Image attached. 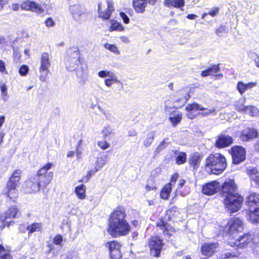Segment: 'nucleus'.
Returning <instances> with one entry per match:
<instances>
[{"label": "nucleus", "mask_w": 259, "mask_h": 259, "mask_svg": "<svg viewBox=\"0 0 259 259\" xmlns=\"http://www.w3.org/2000/svg\"><path fill=\"white\" fill-rule=\"evenodd\" d=\"M51 66V61L49 55L47 53H42L40 58V65L39 72L40 73L39 79L42 81H46L48 74L49 72V68Z\"/></svg>", "instance_id": "obj_7"}, {"label": "nucleus", "mask_w": 259, "mask_h": 259, "mask_svg": "<svg viewBox=\"0 0 259 259\" xmlns=\"http://www.w3.org/2000/svg\"><path fill=\"white\" fill-rule=\"evenodd\" d=\"M257 130L252 128H247L243 130L240 134V138L243 141H249L258 137Z\"/></svg>", "instance_id": "obj_17"}, {"label": "nucleus", "mask_w": 259, "mask_h": 259, "mask_svg": "<svg viewBox=\"0 0 259 259\" xmlns=\"http://www.w3.org/2000/svg\"><path fill=\"white\" fill-rule=\"evenodd\" d=\"M21 8L22 10H29L38 14L44 12V10L39 5L29 1L22 3Z\"/></svg>", "instance_id": "obj_15"}, {"label": "nucleus", "mask_w": 259, "mask_h": 259, "mask_svg": "<svg viewBox=\"0 0 259 259\" xmlns=\"http://www.w3.org/2000/svg\"><path fill=\"white\" fill-rule=\"evenodd\" d=\"M112 73L113 72L108 70H101L98 73V75L101 78H105L109 77Z\"/></svg>", "instance_id": "obj_53"}, {"label": "nucleus", "mask_w": 259, "mask_h": 259, "mask_svg": "<svg viewBox=\"0 0 259 259\" xmlns=\"http://www.w3.org/2000/svg\"><path fill=\"white\" fill-rule=\"evenodd\" d=\"M21 171L17 169L14 171L7 182L4 193L13 201L15 202L18 196V187L21 178Z\"/></svg>", "instance_id": "obj_4"}, {"label": "nucleus", "mask_w": 259, "mask_h": 259, "mask_svg": "<svg viewBox=\"0 0 259 259\" xmlns=\"http://www.w3.org/2000/svg\"><path fill=\"white\" fill-rule=\"evenodd\" d=\"M247 204L251 208L259 207V194L256 193H251L247 197Z\"/></svg>", "instance_id": "obj_24"}, {"label": "nucleus", "mask_w": 259, "mask_h": 259, "mask_svg": "<svg viewBox=\"0 0 259 259\" xmlns=\"http://www.w3.org/2000/svg\"><path fill=\"white\" fill-rule=\"evenodd\" d=\"M104 115H105V117L106 119L109 120V121H113L114 119V117L113 116V115L109 112H104Z\"/></svg>", "instance_id": "obj_62"}, {"label": "nucleus", "mask_w": 259, "mask_h": 259, "mask_svg": "<svg viewBox=\"0 0 259 259\" xmlns=\"http://www.w3.org/2000/svg\"><path fill=\"white\" fill-rule=\"evenodd\" d=\"M69 12H70L73 19L75 21H78L81 15L84 13L83 8L80 5L77 3L74 4L71 1L69 2Z\"/></svg>", "instance_id": "obj_13"}, {"label": "nucleus", "mask_w": 259, "mask_h": 259, "mask_svg": "<svg viewBox=\"0 0 259 259\" xmlns=\"http://www.w3.org/2000/svg\"><path fill=\"white\" fill-rule=\"evenodd\" d=\"M190 97V95L187 94L186 95L184 96V98L177 100L175 102V105L173 106L170 105L171 103V101L169 100L165 101L164 102L165 112L170 114H173L176 109L179 108L184 105Z\"/></svg>", "instance_id": "obj_10"}, {"label": "nucleus", "mask_w": 259, "mask_h": 259, "mask_svg": "<svg viewBox=\"0 0 259 259\" xmlns=\"http://www.w3.org/2000/svg\"><path fill=\"white\" fill-rule=\"evenodd\" d=\"M244 111L250 116H255L257 114L258 110L256 107L254 106H245Z\"/></svg>", "instance_id": "obj_43"}, {"label": "nucleus", "mask_w": 259, "mask_h": 259, "mask_svg": "<svg viewBox=\"0 0 259 259\" xmlns=\"http://www.w3.org/2000/svg\"><path fill=\"white\" fill-rule=\"evenodd\" d=\"M52 164L51 163H47L45 166L41 168L35 176H41L47 175L49 172L47 171L51 168Z\"/></svg>", "instance_id": "obj_39"}, {"label": "nucleus", "mask_w": 259, "mask_h": 259, "mask_svg": "<svg viewBox=\"0 0 259 259\" xmlns=\"http://www.w3.org/2000/svg\"><path fill=\"white\" fill-rule=\"evenodd\" d=\"M169 119L174 126H176L181 121L182 114L180 113L171 114L169 117Z\"/></svg>", "instance_id": "obj_33"}, {"label": "nucleus", "mask_w": 259, "mask_h": 259, "mask_svg": "<svg viewBox=\"0 0 259 259\" xmlns=\"http://www.w3.org/2000/svg\"><path fill=\"white\" fill-rule=\"evenodd\" d=\"M221 195L224 204L229 212H237L241 207L243 197L238 194L233 180H226L222 185Z\"/></svg>", "instance_id": "obj_2"}, {"label": "nucleus", "mask_w": 259, "mask_h": 259, "mask_svg": "<svg viewBox=\"0 0 259 259\" xmlns=\"http://www.w3.org/2000/svg\"><path fill=\"white\" fill-rule=\"evenodd\" d=\"M105 246L108 247L109 251L112 250H116L120 248V244L116 241L108 242L106 243Z\"/></svg>", "instance_id": "obj_40"}, {"label": "nucleus", "mask_w": 259, "mask_h": 259, "mask_svg": "<svg viewBox=\"0 0 259 259\" xmlns=\"http://www.w3.org/2000/svg\"><path fill=\"white\" fill-rule=\"evenodd\" d=\"M205 109V108L196 103L188 104L186 107V110L188 111L187 116L190 119H193L197 116V114L194 113L195 111L198 110L203 111Z\"/></svg>", "instance_id": "obj_19"}, {"label": "nucleus", "mask_w": 259, "mask_h": 259, "mask_svg": "<svg viewBox=\"0 0 259 259\" xmlns=\"http://www.w3.org/2000/svg\"><path fill=\"white\" fill-rule=\"evenodd\" d=\"M226 259H240L237 256L232 254L230 252H227L226 254Z\"/></svg>", "instance_id": "obj_63"}, {"label": "nucleus", "mask_w": 259, "mask_h": 259, "mask_svg": "<svg viewBox=\"0 0 259 259\" xmlns=\"http://www.w3.org/2000/svg\"><path fill=\"white\" fill-rule=\"evenodd\" d=\"M19 213L17 206H12L2 214V218L5 219V218L8 221H12V220L17 218Z\"/></svg>", "instance_id": "obj_21"}, {"label": "nucleus", "mask_w": 259, "mask_h": 259, "mask_svg": "<svg viewBox=\"0 0 259 259\" xmlns=\"http://www.w3.org/2000/svg\"><path fill=\"white\" fill-rule=\"evenodd\" d=\"M112 0H102L98 3V12L99 17L104 19H108L112 12L114 10Z\"/></svg>", "instance_id": "obj_6"}, {"label": "nucleus", "mask_w": 259, "mask_h": 259, "mask_svg": "<svg viewBox=\"0 0 259 259\" xmlns=\"http://www.w3.org/2000/svg\"><path fill=\"white\" fill-rule=\"evenodd\" d=\"M97 145L102 150H106L110 147V144L106 141H99Z\"/></svg>", "instance_id": "obj_55"}, {"label": "nucleus", "mask_w": 259, "mask_h": 259, "mask_svg": "<svg viewBox=\"0 0 259 259\" xmlns=\"http://www.w3.org/2000/svg\"><path fill=\"white\" fill-rule=\"evenodd\" d=\"M233 142L232 137L223 134L218 136L215 142V146L218 148H222L229 146Z\"/></svg>", "instance_id": "obj_16"}, {"label": "nucleus", "mask_w": 259, "mask_h": 259, "mask_svg": "<svg viewBox=\"0 0 259 259\" xmlns=\"http://www.w3.org/2000/svg\"><path fill=\"white\" fill-rule=\"evenodd\" d=\"M133 5L136 13L143 14L145 11V9L147 6V1L134 0Z\"/></svg>", "instance_id": "obj_23"}, {"label": "nucleus", "mask_w": 259, "mask_h": 259, "mask_svg": "<svg viewBox=\"0 0 259 259\" xmlns=\"http://www.w3.org/2000/svg\"><path fill=\"white\" fill-rule=\"evenodd\" d=\"M185 5L184 0H172V7L181 8Z\"/></svg>", "instance_id": "obj_51"}, {"label": "nucleus", "mask_w": 259, "mask_h": 259, "mask_svg": "<svg viewBox=\"0 0 259 259\" xmlns=\"http://www.w3.org/2000/svg\"><path fill=\"white\" fill-rule=\"evenodd\" d=\"M125 208L118 206L110 214L108 232L113 237L125 236L131 231V226L126 220Z\"/></svg>", "instance_id": "obj_1"}, {"label": "nucleus", "mask_w": 259, "mask_h": 259, "mask_svg": "<svg viewBox=\"0 0 259 259\" xmlns=\"http://www.w3.org/2000/svg\"><path fill=\"white\" fill-rule=\"evenodd\" d=\"M230 235L237 232H240L243 229V222L238 218H232L229 220L226 227Z\"/></svg>", "instance_id": "obj_11"}, {"label": "nucleus", "mask_w": 259, "mask_h": 259, "mask_svg": "<svg viewBox=\"0 0 259 259\" xmlns=\"http://www.w3.org/2000/svg\"><path fill=\"white\" fill-rule=\"evenodd\" d=\"M154 137L155 133L153 132H151L147 134V137L143 142V145L146 148L150 146L154 140Z\"/></svg>", "instance_id": "obj_36"}, {"label": "nucleus", "mask_w": 259, "mask_h": 259, "mask_svg": "<svg viewBox=\"0 0 259 259\" xmlns=\"http://www.w3.org/2000/svg\"><path fill=\"white\" fill-rule=\"evenodd\" d=\"M0 72L5 74H7L8 72L6 69V64L4 61L0 60Z\"/></svg>", "instance_id": "obj_59"}, {"label": "nucleus", "mask_w": 259, "mask_h": 259, "mask_svg": "<svg viewBox=\"0 0 259 259\" xmlns=\"http://www.w3.org/2000/svg\"><path fill=\"white\" fill-rule=\"evenodd\" d=\"M168 139L165 138L159 144V145L157 146L156 152L157 153L160 152L162 150H163L168 144V142H167Z\"/></svg>", "instance_id": "obj_46"}, {"label": "nucleus", "mask_w": 259, "mask_h": 259, "mask_svg": "<svg viewBox=\"0 0 259 259\" xmlns=\"http://www.w3.org/2000/svg\"><path fill=\"white\" fill-rule=\"evenodd\" d=\"M221 184L217 181L206 183L203 186L202 192L207 195H212L220 189Z\"/></svg>", "instance_id": "obj_12"}, {"label": "nucleus", "mask_w": 259, "mask_h": 259, "mask_svg": "<svg viewBox=\"0 0 259 259\" xmlns=\"http://www.w3.org/2000/svg\"><path fill=\"white\" fill-rule=\"evenodd\" d=\"M63 237L61 235H57L53 239V242L56 245H61V243L63 241Z\"/></svg>", "instance_id": "obj_56"}, {"label": "nucleus", "mask_w": 259, "mask_h": 259, "mask_svg": "<svg viewBox=\"0 0 259 259\" xmlns=\"http://www.w3.org/2000/svg\"><path fill=\"white\" fill-rule=\"evenodd\" d=\"M124 29L122 24L117 22V21L112 20L111 21V27H110V31H122Z\"/></svg>", "instance_id": "obj_35"}, {"label": "nucleus", "mask_w": 259, "mask_h": 259, "mask_svg": "<svg viewBox=\"0 0 259 259\" xmlns=\"http://www.w3.org/2000/svg\"><path fill=\"white\" fill-rule=\"evenodd\" d=\"M120 83L122 85V88H123V83L118 79L117 77L113 72L109 76V78L105 79L104 80L105 84L108 87H111L113 83Z\"/></svg>", "instance_id": "obj_27"}, {"label": "nucleus", "mask_w": 259, "mask_h": 259, "mask_svg": "<svg viewBox=\"0 0 259 259\" xmlns=\"http://www.w3.org/2000/svg\"><path fill=\"white\" fill-rule=\"evenodd\" d=\"M237 88L241 94H242L246 91L245 83L242 81L238 82Z\"/></svg>", "instance_id": "obj_52"}, {"label": "nucleus", "mask_w": 259, "mask_h": 259, "mask_svg": "<svg viewBox=\"0 0 259 259\" xmlns=\"http://www.w3.org/2000/svg\"><path fill=\"white\" fill-rule=\"evenodd\" d=\"M110 255L111 259H120L121 257L120 249L111 250Z\"/></svg>", "instance_id": "obj_47"}, {"label": "nucleus", "mask_w": 259, "mask_h": 259, "mask_svg": "<svg viewBox=\"0 0 259 259\" xmlns=\"http://www.w3.org/2000/svg\"><path fill=\"white\" fill-rule=\"evenodd\" d=\"M252 240V235L250 233L239 236L234 242V245L239 248H243Z\"/></svg>", "instance_id": "obj_20"}, {"label": "nucleus", "mask_w": 259, "mask_h": 259, "mask_svg": "<svg viewBox=\"0 0 259 259\" xmlns=\"http://www.w3.org/2000/svg\"><path fill=\"white\" fill-rule=\"evenodd\" d=\"M14 223L13 221H8L5 218H2V214L0 216V230L3 229L5 227H9Z\"/></svg>", "instance_id": "obj_41"}, {"label": "nucleus", "mask_w": 259, "mask_h": 259, "mask_svg": "<svg viewBox=\"0 0 259 259\" xmlns=\"http://www.w3.org/2000/svg\"><path fill=\"white\" fill-rule=\"evenodd\" d=\"M45 23L46 25L48 27H54L55 25V22L53 20V19L51 18H47L45 20Z\"/></svg>", "instance_id": "obj_58"}, {"label": "nucleus", "mask_w": 259, "mask_h": 259, "mask_svg": "<svg viewBox=\"0 0 259 259\" xmlns=\"http://www.w3.org/2000/svg\"><path fill=\"white\" fill-rule=\"evenodd\" d=\"M119 15L125 24L129 23L130 19L125 13L121 12L119 13Z\"/></svg>", "instance_id": "obj_57"}, {"label": "nucleus", "mask_w": 259, "mask_h": 259, "mask_svg": "<svg viewBox=\"0 0 259 259\" xmlns=\"http://www.w3.org/2000/svg\"><path fill=\"white\" fill-rule=\"evenodd\" d=\"M227 165L226 158L220 153L211 154L205 160L206 171L213 174L219 175L222 173Z\"/></svg>", "instance_id": "obj_3"}, {"label": "nucleus", "mask_w": 259, "mask_h": 259, "mask_svg": "<svg viewBox=\"0 0 259 259\" xmlns=\"http://www.w3.org/2000/svg\"><path fill=\"white\" fill-rule=\"evenodd\" d=\"M86 187L84 185L81 184L75 189V192L79 199H84L85 198Z\"/></svg>", "instance_id": "obj_31"}, {"label": "nucleus", "mask_w": 259, "mask_h": 259, "mask_svg": "<svg viewBox=\"0 0 259 259\" xmlns=\"http://www.w3.org/2000/svg\"><path fill=\"white\" fill-rule=\"evenodd\" d=\"M163 245L162 239L159 236L152 237L149 242L151 254L153 256L159 257Z\"/></svg>", "instance_id": "obj_8"}, {"label": "nucleus", "mask_w": 259, "mask_h": 259, "mask_svg": "<svg viewBox=\"0 0 259 259\" xmlns=\"http://www.w3.org/2000/svg\"><path fill=\"white\" fill-rule=\"evenodd\" d=\"M40 188H46L53 179V172H50L47 175L35 176Z\"/></svg>", "instance_id": "obj_22"}, {"label": "nucleus", "mask_w": 259, "mask_h": 259, "mask_svg": "<svg viewBox=\"0 0 259 259\" xmlns=\"http://www.w3.org/2000/svg\"><path fill=\"white\" fill-rule=\"evenodd\" d=\"M0 258L1 259H13L9 250L6 249L2 244H0Z\"/></svg>", "instance_id": "obj_38"}, {"label": "nucleus", "mask_w": 259, "mask_h": 259, "mask_svg": "<svg viewBox=\"0 0 259 259\" xmlns=\"http://www.w3.org/2000/svg\"><path fill=\"white\" fill-rule=\"evenodd\" d=\"M230 153L232 155L233 163L235 164L240 163L246 158V150L240 146L232 147Z\"/></svg>", "instance_id": "obj_9"}, {"label": "nucleus", "mask_w": 259, "mask_h": 259, "mask_svg": "<svg viewBox=\"0 0 259 259\" xmlns=\"http://www.w3.org/2000/svg\"><path fill=\"white\" fill-rule=\"evenodd\" d=\"M41 228V224L38 223H34L31 225L27 226V230L28 231V234H31L36 231H39Z\"/></svg>", "instance_id": "obj_37"}, {"label": "nucleus", "mask_w": 259, "mask_h": 259, "mask_svg": "<svg viewBox=\"0 0 259 259\" xmlns=\"http://www.w3.org/2000/svg\"><path fill=\"white\" fill-rule=\"evenodd\" d=\"M40 188V187L35 176L30 178L25 182L24 189L27 193H31L38 192Z\"/></svg>", "instance_id": "obj_14"}, {"label": "nucleus", "mask_w": 259, "mask_h": 259, "mask_svg": "<svg viewBox=\"0 0 259 259\" xmlns=\"http://www.w3.org/2000/svg\"><path fill=\"white\" fill-rule=\"evenodd\" d=\"M0 88L2 99L4 101H7L9 98L7 86L5 84H2Z\"/></svg>", "instance_id": "obj_44"}, {"label": "nucleus", "mask_w": 259, "mask_h": 259, "mask_svg": "<svg viewBox=\"0 0 259 259\" xmlns=\"http://www.w3.org/2000/svg\"><path fill=\"white\" fill-rule=\"evenodd\" d=\"M247 173L251 180L254 182L255 185L259 187V171L256 168H251L247 170Z\"/></svg>", "instance_id": "obj_25"}, {"label": "nucleus", "mask_w": 259, "mask_h": 259, "mask_svg": "<svg viewBox=\"0 0 259 259\" xmlns=\"http://www.w3.org/2000/svg\"><path fill=\"white\" fill-rule=\"evenodd\" d=\"M245 85L247 91L248 89H251L253 87L256 86V83L255 82H251L248 83H245Z\"/></svg>", "instance_id": "obj_64"}, {"label": "nucleus", "mask_w": 259, "mask_h": 259, "mask_svg": "<svg viewBox=\"0 0 259 259\" xmlns=\"http://www.w3.org/2000/svg\"><path fill=\"white\" fill-rule=\"evenodd\" d=\"M218 246L217 243H205L201 246L202 254L205 256H211L215 253Z\"/></svg>", "instance_id": "obj_18"}, {"label": "nucleus", "mask_w": 259, "mask_h": 259, "mask_svg": "<svg viewBox=\"0 0 259 259\" xmlns=\"http://www.w3.org/2000/svg\"><path fill=\"white\" fill-rule=\"evenodd\" d=\"M176 163L180 165L186 162L187 155L185 152L176 151L175 152Z\"/></svg>", "instance_id": "obj_32"}, {"label": "nucleus", "mask_w": 259, "mask_h": 259, "mask_svg": "<svg viewBox=\"0 0 259 259\" xmlns=\"http://www.w3.org/2000/svg\"><path fill=\"white\" fill-rule=\"evenodd\" d=\"M220 71V68L219 64L213 65L211 67H209L205 70H203L201 72V76L203 77H206L211 75L212 73H218Z\"/></svg>", "instance_id": "obj_29"}, {"label": "nucleus", "mask_w": 259, "mask_h": 259, "mask_svg": "<svg viewBox=\"0 0 259 259\" xmlns=\"http://www.w3.org/2000/svg\"><path fill=\"white\" fill-rule=\"evenodd\" d=\"M29 70V67L26 65H22L19 69V73L21 76H26Z\"/></svg>", "instance_id": "obj_49"}, {"label": "nucleus", "mask_w": 259, "mask_h": 259, "mask_svg": "<svg viewBox=\"0 0 259 259\" xmlns=\"http://www.w3.org/2000/svg\"><path fill=\"white\" fill-rule=\"evenodd\" d=\"M201 159V155L198 153H195L190 157V164L192 165L194 168H196L199 166Z\"/></svg>", "instance_id": "obj_26"}, {"label": "nucleus", "mask_w": 259, "mask_h": 259, "mask_svg": "<svg viewBox=\"0 0 259 259\" xmlns=\"http://www.w3.org/2000/svg\"><path fill=\"white\" fill-rule=\"evenodd\" d=\"M112 129L109 126L105 127L102 131V134L104 137L106 138L109 136L112 133Z\"/></svg>", "instance_id": "obj_54"}, {"label": "nucleus", "mask_w": 259, "mask_h": 259, "mask_svg": "<svg viewBox=\"0 0 259 259\" xmlns=\"http://www.w3.org/2000/svg\"><path fill=\"white\" fill-rule=\"evenodd\" d=\"M171 191V184L168 183L166 184L161 190L160 197L162 199L167 200L168 199L170 193Z\"/></svg>", "instance_id": "obj_30"}, {"label": "nucleus", "mask_w": 259, "mask_h": 259, "mask_svg": "<svg viewBox=\"0 0 259 259\" xmlns=\"http://www.w3.org/2000/svg\"><path fill=\"white\" fill-rule=\"evenodd\" d=\"M254 210L250 208V213L249 215V220L253 224L259 223V207L257 208H253Z\"/></svg>", "instance_id": "obj_28"}, {"label": "nucleus", "mask_w": 259, "mask_h": 259, "mask_svg": "<svg viewBox=\"0 0 259 259\" xmlns=\"http://www.w3.org/2000/svg\"><path fill=\"white\" fill-rule=\"evenodd\" d=\"M104 47L116 55L120 54V51L115 45L106 43L104 45Z\"/></svg>", "instance_id": "obj_42"}, {"label": "nucleus", "mask_w": 259, "mask_h": 259, "mask_svg": "<svg viewBox=\"0 0 259 259\" xmlns=\"http://www.w3.org/2000/svg\"><path fill=\"white\" fill-rule=\"evenodd\" d=\"M219 9L217 7H215L212 9L211 11H210L208 13V15L211 16L212 17H214L216 16L219 13Z\"/></svg>", "instance_id": "obj_61"}, {"label": "nucleus", "mask_w": 259, "mask_h": 259, "mask_svg": "<svg viewBox=\"0 0 259 259\" xmlns=\"http://www.w3.org/2000/svg\"><path fill=\"white\" fill-rule=\"evenodd\" d=\"M234 106L235 109L240 112L244 111L245 108V106L244 105L243 101L242 100L236 102Z\"/></svg>", "instance_id": "obj_48"}, {"label": "nucleus", "mask_w": 259, "mask_h": 259, "mask_svg": "<svg viewBox=\"0 0 259 259\" xmlns=\"http://www.w3.org/2000/svg\"><path fill=\"white\" fill-rule=\"evenodd\" d=\"M80 63L79 50L76 48H72L68 49L65 58L66 69L69 71H73Z\"/></svg>", "instance_id": "obj_5"}, {"label": "nucleus", "mask_w": 259, "mask_h": 259, "mask_svg": "<svg viewBox=\"0 0 259 259\" xmlns=\"http://www.w3.org/2000/svg\"><path fill=\"white\" fill-rule=\"evenodd\" d=\"M167 223H166L165 221L163 220H160L159 222H158L157 223V226L160 227L161 229H163V233L164 234H168L167 229Z\"/></svg>", "instance_id": "obj_50"}, {"label": "nucleus", "mask_w": 259, "mask_h": 259, "mask_svg": "<svg viewBox=\"0 0 259 259\" xmlns=\"http://www.w3.org/2000/svg\"><path fill=\"white\" fill-rule=\"evenodd\" d=\"M108 162V156L106 155H102L99 157H98L96 163V166L99 168V169L102 168L107 162Z\"/></svg>", "instance_id": "obj_34"}, {"label": "nucleus", "mask_w": 259, "mask_h": 259, "mask_svg": "<svg viewBox=\"0 0 259 259\" xmlns=\"http://www.w3.org/2000/svg\"><path fill=\"white\" fill-rule=\"evenodd\" d=\"M99 170V168L97 167H95L94 169L90 170L88 172L87 175L83 177L81 180L79 181V182H87L89 181V180L92 177V176L97 172Z\"/></svg>", "instance_id": "obj_45"}, {"label": "nucleus", "mask_w": 259, "mask_h": 259, "mask_svg": "<svg viewBox=\"0 0 259 259\" xmlns=\"http://www.w3.org/2000/svg\"><path fill=\"white\" fill-rule=\"evenodd\" d=\"M206 110L205 112H203L202 113V115L203 116H207L209 114H215L216 113V110L214 109H205Z\"/></svg>", "instance_id": "obj_60"}]
</instances>
